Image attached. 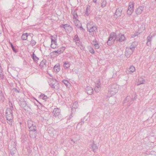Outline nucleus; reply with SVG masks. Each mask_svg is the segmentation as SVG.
<instances>
[{
    "label": "nucleus",
    "mask_w": 156,
    "mask_h": 156,
    "mask_svg": "<svg viewBox=\"0 0 156 156\" xmlns=\"http://www.w3.org/2000/svg\"><path fill=\"white\" fill-rule=\"evenodd\" d=\"M13 108L12 106L7 108L6 111V118L7 122L10 125L12 126L13 122Z\"/></svg>",
    "instance_id": "f257e3e1"
},
{
    "label": "nucleus",
    "mask_w": 156,
    "mask_h": 156,
    "mask_svg": "<svg viewBox=\"0 0 156 156\" xmlns=\"http://www.w3.org/2000/svg\"><path fill=\"white\" fill-rule=\"evenodd\" d=\"M119 86L116 84L110 85L108 87V92L110 96L115 95L118 90Z\"/></svg>",
    "instance_id": "f03ea898"
},
{
    "label": "nucleus",
    "mask_w": 156,
    "mask_h": 156,
    "mask_svg": "<svg viewBox=\"0 0 156 156\" xmlns=\"http://www.w3.org/2000/svg\"><path fill=\"white\" fill-rule=\"evenodd\" d=\"M117 37L116 34L114 33H111L109 36L108 40L107 42V44L109 46L113 44L115 40L117 41Z\"/></svg>",
    "instance_id": "7ed1b4c3"
},
{
    "label": "nucleus",
    "mask_w": 156,
    "mask_h": 156,
    "mask_svg": "<svg viewBox=\"0 0 156 156\" xmlns=\"http://www.w3.org/2000/svg\"><path fill=\"white\" fill-rule=\"evenodd\" d=\"M87 30L90 32V34L93 36L94 32L97 30V27L91 24V23H88L87 25Z\"/></svg>",
    "instance_id": "20e7f679"
},
{
    "label": "nucleus",
    "mask_w": 156,
    "mask_h": 156,
    "mask_svg": "<svg viewBox=\"0 0 156 156\" xmlns=\"http://www.w3.org/2000/svg\"><path fill=\"white\" fill-rule=\"evenodd\" d=\"M135 47L132 46L126 48L125 51V55L127 58H129L135 50Z\"/></svg>",
    "instance_id": "39448f33"
},
{
    "label": "nucleus",
    "mask_w": 156,
    "mask_h": 156,
    "mask_svg": "<svg viewBox=\"0 0 156 156\" xmlns=\"http://www.w3.org/2000/svg\"><path fill=\"white\" fill-rule=\"evenodd\" d=\"M134 3L133 2H130L129 3L127 13L129 15H131L134 11Z\"/></svg>",
    "instance_id": "423d86ee"
},
{
    "label": "nucleus",
    "mask_w": 156,
    "mask_h": 156,
    "mask_svg": "<svg viewBox=\"0 0 156 156\" xmlns=\"http://www.w3.org/2000/svg\"><path fill=\"white\" fill-rule=\"evenodd\" d=\"M60 27L61 28L63 27L67 32H70L73 30L72 27L67 24H62L61 25Z\"/></svg>",
    "instance_id": "0eeeda50"
},
{
    "label": "nucleus",
    "mask_w": 156,
    "mask_h": 156,
    "mask_svg": "<svg viewBox=\"0 0 156 156\" xmlns=\"http://www.w3.org/2000/svg\"><path fill=\"white\" fill-rule=\"evenodd\" d=\"M28 126L30 129H36V126L34 122L31 120H28Z\"/></svg>",
    "instance_id": "6e6552de"
},
{
    "label": "nucleus",
    "mask_w": 156,
    "mask_h": 156,
    "mask_svg": "<svg viewBox=\"0 0 156 156\" xmlns=\"http://www.w3.org/2000/svg\"><path fill=\"white\" fill-rule=\"evenodd\" d=\"M122 10L121 9H117L115 12L114 16L116 19L121 16L122 14Z\"/></svg>",
    "instance_id": "1a4fd4ad"
},
{
    "label": "nucleus",
    "mask_w": 156,
    "mask_h": 156,
    "mask_svg": "<svg viewBox=\"0 0 156 156\" xmlns=\"http://www.w3.org/2000/svg\"><path fill=\"white\" fill-rule=\"evenodd\" d=\"M54 82H55V81H53V82L50 83L49 85L52 88L55 90L58 89L59 86L58 83L57 82H55V83H54Z\"/></svg>",
    "instance_id": "9d476101"
},
{
    "label": "nucleus",
    "mask_w": 156,
    "mask_h": 156,
    "mask_svg": "<svg viewBox=\"0 0 156 156\" xmlns=\"http://www.w3.org/2000/svg\"><path fill=\"white\" fill-rule=\"evenodd\" d=\"M118 38L117 37V41H119L120 42H122L126 40V38L124 36V34H119L118 35Z\"/></svg>",
    "instance_id": "9b49d317"
},
{
    "label": "nucleus",
    "mask_w": 156,
    "mask_h": 156,
    "mask_svg": "<svg viewBox=\"0 0 156 156\" xmlns=\"http://www.w3.org/2000/svg\"><path fill=\"white\" fill-rule=\"evenodd\" d=\"M36 129H30V137L33 138H35L36 136Z\"/></svg>",
    "instance_id": "f8f14e48"
},
{
    "label": "nucleus",
    "mask_w": 156,
    "mask_h": 156,
    "mask_svg": "<svg viewBox=\"0 0 156 156\" xmlns=\"http://www.w3.org/2000/svg\"><path fill=\"white\" fill-rule=\"evenodd\" d=\"M60 109L58 108H55L53 111V115L55 116H57L60 115Z\"/></svg>",
    "instance_id": "ddd939ff"
},
{
    "label": "nucleus",
    "mask_w": 156,
    "mask_h": 156,
    "mask_svg": "<svg viewBox=\"0 0 156 156\" xmlns=\"http://www.w3.org/2000/svg\"><path fill=\"white\" fill-rule=\"evenodd\" d=\"M101 89V83L100 81H98L94 88V90L96 92H98Z\"/></svg>",
    "instance_id": "4468645a"
},
{
    "label": "nucleus",
    "mask_w": 156,
    "mask_h": 156,
    "mask_svg": "<svg viewBox=\"0 0 156 156\" xmlns=\"http://www.w3.org/2000/svg\"><path fill=\"white\" fill-rule=\"evenodd\" d=\"M86 92L88 94H92L93 92V88L90 87H87L86 89Z\"/></svg>",
    "instance_id": "2eb2a0df"
},
{
    "label": "nucleus",
    "mask_w": 156,
    "mask_h": 156,
    "mask_svg": "<svg viewBox=\"0 0 156 156\" xmlns=\"http://www.w3.org/2000/svg\"><path fill=\"white\" fill-rule=\"evenodd\" d=\"M144 7L143 6H140L137 8L135 11L137 15H140L141 14L144 10Z\"/></svg>",
    "instance_id": "dca6fc26"
},
{
    "label": "nucleus",
    "mask_w": 156,
    "mask_h": 156,
    "mask_svg": "<svg viewBox=\"0 0 156 156\" xmlns=\"http://www.w3.org/2000/svg\"><path fill=\"white\" fill-rule=\"evenodd\" d=\"M73 138L71 140V141H73L74 143H76L80 140V136L79 135H75L73 136Z\"/></svg>",
    "instance_id": "f3484780"
},
{
    "label": "nucleus",
    "mask_w": 156,
    "mask_h": 156,
    "mask_svg": "<svg viewBox=\"0 0 156 156\" xmlns=\"http://www.w3.org/2000/svg\"><path fill=\"white\" fill-rule=\"evenodd\" d=\"M90 5H87L86 10L85 12V15L87 16H88L89 15L91 12V9H90Z\"/></svg>",
    "instance_id": "a211bd4d"
},
{
    "label": "nucleus",
    "mask_w": 156,
    "mask_h": 156,
    "mask_svg": "<svg viewBox=\"0 0 156 156\" xmlns=\"http://www.w3.org/2000/svg\"><path fill=\"white\" fill-rule=\"evenodd\" d=\"M145 80L143 78L140 77L139 78L138 81L137 83V85L139 86L142 84H144L145 83Z\"/></svg>",
    "instance_id": "6ab92c4d"
},
{
    "label": "nucleus",
    "mask_w": 156,
    "mask_h": 156,
    "mask_svg": "<svg viewBox=\"0 0 156 156\" xmlns=\"http://www.w3.org/2000/svg\"><path fill=\"white\" fill-rule=\"evenodd\" d=\"M78 105L77 102H75L74 103L72 106V112H74L75 111V109L76 108H77V107H78Z\"/></svg>",
    "instance_id": "aec40b11"
},
{
    "label": "nucleus",
    "mask_w": 156,
    "mask_h": 156,
    "mask_svg": "<svg viewBox=\"0 0 156 156\" xmlns=\"http://www.w3.org/2000/svg\"><path fill=\"white\" fill-rule=\"evenodd\" d=\"M31 34L28 33H23L21 37V39L23 40H26L27 39L28 36L29 35H30Z\"/></svg>",
    "instance_id": "412c9836"
},
{
    "label": "nucleus",
    "mask_w": 156,
    "mask_h": 156,
    "mask_svg": "<svg viewBox=\"0 0 156 156\" xmlns=\"http://www.w3.org/2000/svg\"><path fill=\"white\" fill-rule=\"evenodd\" d=\"M75 42L76 44L81 49L83 50L84 49V47L82 46L81 43L80 42L79 40H76V41H75Z\"/></svg>",
    "instance_id": "4be33fe9"
},
{
    "label": "nucleus",
    "mask_w": 156,
    "mask_h": 156,
    "mask_svg": "<svg viewBox=\"0 0 156 156\" xmlns=\"http://www.w3.org/2000/svg\"><path fill=\"white\" fill-rule=\"evenodd\" d=\"M152 38L151 37V36H148L147 38V42L146 43L147 45L149 46L151 45V42L152 41Z\"/></svg>",
    "instance_id": "5701e85b"
},
{
    "label": "nucleus",
    "mask_w": 156,
    "mask_h": 156,
    "mask_svg": "<svg viewBox=\"0 0 156 156\" xmlns=\"http://www.w3.org/2000/svg\"><path fill=\"white\" fill-rule=\"evenodd\" d=\"M46 60L45 59L42 60L41 62L40 66L41 68L44 67L46 66Z\"/></svg>",
    "instance_id": "b1692460"
},
{
    "label": "nucleus",
    "mask_w": 156,
    "mask_h": 156,
    "mask_svg": "<svg viewBox=\"0 0 156 156\" xmlns=\"http://www.w3.org/2000/svg\"><path fill=\"white\" fill-rule=\"evenodd\" d=\"M91 147L93 150V151L94 152H95L98 149V147L95 144H92L91 146Z\"/></svg>",
    "instance_id": "393cba45"
},
{
    "label": "nucleus",
    "mask_w": 156,
    "mask_h": 156,
    "mask_svg": "<svg viewBox=\"0 0 156 156\" xmlns=\"http://www.w3.org/2000/svg\"><path fill=\"white\" fill-rule=\"evenodd\" d=\"M54 70L55 72H58L60 70V66L55 65L54 67Z\"/></svg>",
    "instance_id": "a878e982"
},
{
    "label": "nucleus",
    "mask_w": 156,
    "mask_h": 156,
    "mask_svg": "<svg viewBox=\"0 0 156 156\" xmlns=\"http://www.w3.org/2000/svg\"><path fill=\"white\" fill-rule=\"evenodd\" d=\"M70 66V64L69 62H64L63 66L66 69H67Z\"/></svg>",
    "instance_id": "bb28decb"
},
{
    "label": "nucleus",
    "mask_w": 156,
    "mask_h": 156,
    "mask_svg": "<svg viewBox=\"0 0 156 156\" xmlns=\"http://www.w3.org/2000/svg\"><path fill=\"white\" fill-rule=\"evenodd\" d=\"M135 71V68L133 66H131L129 68V71L132 73L134 72Z\"/></svg>",
    "instance_id": "cd10ccee"
},
{
    "label": "nucleus",
    "mask_w": 156,
    "mask_h": 156,
    "mask_svg": "<svg viewBox=\"0 0 156 156\" xmlns=\"http://www.w3.org/2000/svg\"><path fill=\"white\" fill-rule=\"evenodd\" d=\"M93 43L95 49H98L100 47L99 45L97 42H94L93 41Z\"/></svg>",
    "instance_id": "c85d7f7f"
},
{
    "label": "nucleus",
    "mask_w": 156,
    "mask_h": 156,
    "mask_svg": "<svg viewBox=\"0 0 156 156\" xmlns=\"http://www.w3.org/2000/svg\"><path fill=\"white\" fill-rule=\"evenodd\" d=\"M62 82L67 87H68L70 85V84L69 83V81L67 80H64Z\"/></svg>",
    "instance_id": "c756f323"
},
{
    "label": "nucleus",
    "mask_w": 156,
    "mask_h": 156,
    "mask_svg": "<svg viewBox=\"0 0 156 156\" xmlns=\"http://www.w3.org/2000/svg\"><path fill=\"white\" fill-rule=\"evenodd\" d=\"M57 37L56 36H51V42L57 41Z\"/></svg>",
    "instance_id": "7c9ffc66"
},
{
    "label": "nucleus",
    "mask_w": 156,
    "mask_h": 156,
    "mask_svg": "<svg viewBox=\"0 0 156 156\" xmlns=\"http://www.w3.org/2000/svg\"><path fill=\"white\" fill-rule=\"evenodd\" d=\"M74 23L75 26L77 27H80V24L79 21L77 20H75L74 21Z\"/></svg>",
    "instance_id": "2f4dec72"
},
{
    "label": "nucleus",
    "mask_w": 156,
    "mask_h": 156,
    "mask_svg": "<svg viewBox=\"0 0 156 156\" xmlns=\"http://www.w3.org/2000/svg\"><path fill=\"white\" fill-rule=\"evenodd\" d=\"M54 130L53 129H49L48 130V133L49 134L50 136H54Z\"/></svg>",
    "instance_id": "473e14b6"
},
{
    "label": "nucleus",
    "mask_w": 156,
    "mask_h": 156,
    "mask_svg": "<svg viewBox=\"0 0 156 156\" xmlns=\"http://www.w3.org/2000/svg\"><path fill=\"white\" fill-rule=\"evenodd\" d=\"M5 99V98L2 92L0 93V100L3 101H4Z\"/></svg>",
    "instance_id": "72a5a7b5"
},
{
    "label": "nucleus",
    "mask_w": 156,
    "mask_h": 156,
    "mask_svg": "<svg viewBox=\"0 0 156 156\" xmlns=\"http://www.w3.org/2000/svg\"><path fill=\"white\" fill-rule=\"evenodd\" d=\"M32 37H33V36L32 37V39H31V41H30V44L31 46H33L36 44V41L35 40L32 39Z\"/></svg>",
    "instance_id": "f704fd0d"
},
{
    "label": "nucleus",
    "mask_w": 156,
    "mask_h": 156,
    "mask_svg": "<svg viewBox=\"0 0 156 156\" xmlns=\"http://www.w3.org/2000/svg\"><path fill=\"white\" fill-rule=\"evenodd\" d=\"M39 98L40 99H42L43 100H45L47 98V96L43 94H41L39 96Z\"/></svg>",
    "instance_id": "c9c22d12"
},
{
    "label": "nucleus",
    "mask_w": 156,
    "mask_h": 156,
    "mask_svg": "<svg viewBox=\"0 0 156 156\" xmlns=\"http://www.w3.org/2000/svg\"><path fill=\"white\" fill-rule=\"evenodd\" d=\"M66 49V48L64 47H62L58 49L60 54L62 53Z\"/></svg>",
    "instance_id": "e433bc0d"
},
{
    "label": "nucleus",
    "mask_w": 156,
    "mask_h": 156,
    "mask_svg": "<svg viewBox=\"0 0 156 156\" xmlns=\"http://www.w3.org/2000/svg\"><path fill=\"white\" fill-rule=\"evenodd\" d=\"M89 51L90 53L92 54L95 53V51L93 48L91 47H89Z\"/></svg>",
    "instance_id": "4c0bfd02"
},
{
    "label": "nucleus",
    "mask_w": 156,
    "mask_h": 156,
    "mask_svg": "<svg viewBox=\"0 0 156 156\" xmlns=\"http://www.w3.org/2000/svg\"><path fill=\"white\" fill-rule=\"evenodd\" d=\"M32 57L34 59V61L35 62L37 61L38 60V58H37L34 54H33Z\"/></svg>",
    "instance_id": "58836bf2"
},
{
    "label": "nucleus",
    "mask_w": 156,
    "mask_h": 156,
    "mask_svg": "<svg viewBox=\"0 0 156 156\" xmlns=\"http://www.w3.org/2000/svg\"><path fill=\"white\" fill-rule=\"evenodd\" d=\"M131 99V98L130 96H127L125 99L124 100V102L125 103L129 101Z\"/></svg>",
    "instance_id": "ea45409f"
},
{
    "label": "nucleus",
    "mask_w": 156,
    "mask_h": 156,
    "mask_svg": "<svg viewBox=\"0 0 156 156\" xmlns=\"http://www.w3.org/2000/svg\"><path fill=\"white\" fill-rule=\"evenodd\" d=\"M107 4V2L105 0H103L101 3V7L102 8H104L106 6Z\"/></svg>",
    "instance_id": "a19ab883"
},
{
    "label": "nucleus",
    "mask_w": 156,
    "mask_h": 156,
    "mask_svg": "<svg viewBox=\"0 0 156 156\" xmlns=\"http://www.w3.org/2000/svg\"><path fill=\"white\" fill-rule=\"evenodd\" d=\"M79 39L78 37V36L77 35H76L73 38V40L75 42L76 41V40H79Z\"/></svg>",
    "instance_id": "79ce46f5"
},
{
    "label": "nucleus",
    "mask_w": 156,
    "mask_h": 156,
    "mask_svg": "<svg viewBox=\"0 0 156 156\" xmlns=\"http://www.w3.org/2000/svg\"><path fill=\"white\" fill-rule=\"evenodd\" d=\"M9 43L11 46V47L12 49V50L15 52H16V50L15 49V48H14L13 46V45L12 43H11L10 42H9Z\"/></svg>",
    "instance_id": "37998d69"
},
{
    "label": "nucleus",
    "mask_w": 156,
    "mask_h": 156,
    "mask_svg": "<svg viewBox=\"0 0 156 156\" xmlns=\"http://www.w3.org/2000/svg\"><path fill=\"white\" fill-rule=\"evenodd\" d=\"M57 44H51V48H56Z\"/></svg>",
    "instance_id": "c03bdc74"
},
{
    "label": "nucleus",
    "mask_w": 156,
    "mask_h": 156,
    "mask_svg": "<svg viewBox=\"0 0 156 156\" xmlns=\"http://www.w3.org/2000/svg\"><path fill=\"white\" fill-rule=\"evenodd\" d=\"M138 34V33H135L134 34H133L132 35V38H134L135 37L137 36Z\"/></svg>",
    "instance_id": "a18cd8bd"
},
{
    "label": "nucleus",
    "mask_w": 156,
    "mask_h": 156,
    "mask_svg": "<svg viewBox=\"0 0 156 156\" xmlns=\"http://www.w3.org/2000/svg\"><path fill=\"white\" fill-rule=\"evenodd\" d=\"M155 35V33H151L149 36H151V37L152 38L153 37H154Z\"/></svg>",
    "instance_id": "49530a36"
},
{
    "label": "nucleus",
    "mask_w": 156,
    "mask_h": 156,
    "mask_svg": "<svg viewBox=\"0 0 156 156\" xmlns=\"http://www.w3.org/2000/svg\"><path fill=\"white\" fill-rule=\"evenodd\" d=\"M77 15L76 13H74L73 15V18H75L76 20V18L77 17Z\"/></svg>",
    "instance_id": "de8ad7c7"
},
{
    "label": "nucleus",
    "mask_w": 156,
    "mask_h": 156,
    "mask_svg": "<svg viewBox=\"0 0 156 156\" xmlns=\"http://www.w3.org/2000/svg\"><path fill=\"white\" fill-rule=\"evenodd\" d=\"M82 122L79 123L77 124V126H76L77 128L79 126H81V125H82Z\"/></svg>",
    "instance_id": "09e8293b"
},
{
    "label": "nucleus",
    "mask_w": 156,
    "mask_h": 156,
    "mask_svg": "<svg viewBox=\"0 0 156 156\" xmlns=\"http://www.w3.org/2000/svg\"><path fill=\"white\" fill-rule=\"evenodd\" d=\"M0 78L1 79H4V75L2 73H0Z\"/></svg>",
    "instance_id": "8fccbe9b"
},
{
    "label": "nucleus",
    "mask_w": 156,
    "mask_h": 156,
    "mask_svg": "<svg viewBox=\"0 0 156 156\" xmlns=\"http://www.w3.org/2000/svg\"><path fill=\"white\" fill-rule=\"evenodd\" d=\"M53 52L54 53H57L58 54H60L58 49L57 50V51H54Z\"/></svg>",
    "instance_id": "3c124183"
},
{
    "label": "nucleus",
    "mask_w": 156,
    "mask_h": 156,
    "mask_svg": "<svg viewBox=\"0 0 156 156\" xmlns=\"http://www.w3.org/2000/svg\"><path fill=\"white\" fill-rule=\"evenodd\" d=\"M51 44H57V41H55V42H51Z\"/></svg>",
    "instance_id": "603ef678"
},
{
    "label": "nucleus",
    "mask_w": 156,
    "mask_h": 156,
    "mask_svg": "<svg viewBox=\"0 0 156 156\" xmlns=\"http://www.w3.org/2000/svg\"><path fill=\"white\" fill-rule=\"evenodd\" d=\"M2 67H0V73H2Z\"/></svg>",
    "instance_id": "864d4df0"
},
{
    "label": "nucleus",
    "mask_w": 156,
    "mask_h": 156,
    "mask_svg": "<svg viewBox=\"0 0 156 156\" xmlns=\"http://www.w3.org/2000/svg\"><path fill=\"white\" fill-rule=\"evenodd\" d=\"M97 0H93V2L95 3H96L97 2Z\"/></svg>",
    "instance_id": "5fc2aeb1"
},
{
    "label": "nucleus",
    "mask_w": 156,
    "mask_h": 156,
    "mask_svg": "<svg viewBox=\"0 0 156 156\" xmlns=\"http://www.w3.org/2000/svg\"><path fill=\"white\" fill-rule=\"evenodd\" d=\"M78 28H81V29H83V27H82V26H81V25L80 26V27H79Z\"/></svg>",
    "instance_id": "6e6d98bb"
},
{
    "label": "nucleus",
    "mask_w": 156,
    "mask_h": 156,
    "mask_svg": "<svg viewBox=\"0 0 156 156\" xmlns=\"http://www.w3.org/2000/svg\"><path fill=\"white\" fill-rule=\"evenodd\" d=\"M2 33V31L1 30H0V34H1Z\"/></svg>",
    "instance_id": "4d7b16f0"
},
{
    "label": "nucleus",
    "mask_w": 156,
    "mask_h": 156,
    "mask_svg": "<svg viewBox=\"0 0 156 156\" xmlns=\"http://www.w3.org/2000/svg\"><path fill=\"white\" fill-rule=\"evenodd\" d=\"M144 28H145V25H144Z\"/></svg>",
    "instance_id": "13d9d810"
},
{
    "label": "nucleus",
    "mask_w": 156,
    "mask_h": 156,
    "mask_svg": "<svg viewBox=\"0 0 156 156\" xmlns=\"http://www.w3.org/2000/svg\"><path fill=\"white\" fill-rule=\"evenodd\" d=\"M71 116V117H72V115H70V116Z\"/></svg>",
    "instance_id": "bf43d9fd"
},
{
    "label": "nucleus",
    "mask_w": 156,
    "mask_h": 156,
    "mask_svg": "<svg viewBox=\"0 0 156 156\" xmlns=\"http://www.w3.org/2000/svg\"><path fill=\"white\" fill-rule=\"evenodd\" d=\"M17 92H19V91L18 90H17Z\"/></svg>",
    "instance_id": "052dcab7"
},
{
    "label": "nucleus",
    "mask_w": 156,
    "mask_h": 156,
    "mask_svg": "<svg viewBox=\"0 0 156 156\" xmlns=\"http://www.w3.org/2000/svg\"><path fill=\"white\" fill-rule=\"evenodd\" d=\"M155 1H156V0H155Z\"/></svg>",
    "instance_id": "680f3d73"
}]
</instances>
